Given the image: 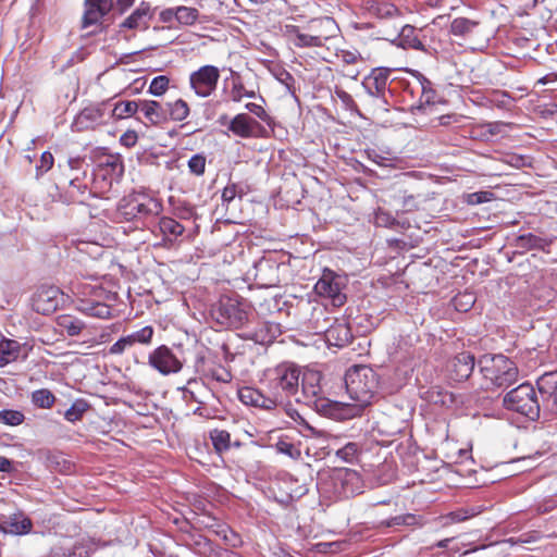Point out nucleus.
Instances as JSON below:
<instances>
[{
	"label": "nucleus",
	"instance_id": "f257e3e1",
	"mask_svg": "<svg viewBox=\"0 0 557 557\" xmlns=\"http://www.w3.org/2000/svg\"><path fill=\"white\" fill-rule=\"evenodd\" d=\"M265 376L268 388L278 405L292 398L306 405L317 404L322 399L321 374L318 371L301 374L299 366L283 361L268 369Z\"/></svg>",
	"mask_w": 557,
	"mask_h": 557
},
{
	"label": "nucleus",
	"instance_id": "f03ea898",
	"mask_svg": "<svg viewBox=\"0 0 557 557\" xmlns=\"http://www.w3.org/2000/svg\"><path fill=\"white\" fill-rule=\"evenodd\" d=\"M346 392L352 404L344 405V418L360 416L369 406L379 387V375L369 366H354L347 370L345 377Z\"/></svg>",
	"mask_w": 557,
	"mask_h": 557
},
{
	"label": "nucleus",
	"instance_id": "7ed1b4c3",
	"mask_svg": "<svg viewBox=\"0 0 557 557\" xmlns=\"http://www.w3.org/2000/svg\"><path fill=\"white\" fill-rule=\"evenodd\" d=\"M478 364L486 382L485 388H507L518 379L516 363L504 355H484Z\"/></svg>",
	"mask_w": 557,
	"mask_h": 557
},
{
	"label": "nucleus",
	"instance_id": "20e7f679",
	"mask_svg": "<svg viewBox=\"0 0 557 557\" xmlns=\"http://www.w3.org/2000/svg\"><path fill=\"white\" fill-rule=\"evenodd\" d=\"M111 181L107 178L102 170H99L92 180H88L87 170L73 175L64 191L65 200L69 203H84L90 196H102L111 187Z\"/></svg>",
	"mask_w": 557,
	"mask_h": 557
},
{
	"label": "nucleus",
	"instance_id": "39448f33",
	"mask_svg": "<svg viewBox=\"0 0 557 557\" xmlns=\"http://www.w3.org/2000/svg\"><path fill=\"white\" fill-rule=\"evenodd\" d=\"M250 313V305L238 296H222L211 310L216 324L233 329H239L248 322Z\"/></svg>",
	"mask_w": 557,
	"mask_h": 557
},
{
	"label": "nucleus",
	"instance_id": "423d86ee",
	"mask_svg": "<svg viewBox=\"0 0 557 557\" xmlns=\"http://www.w3.org/2000/svg\"><path fill=\"white\" fill-rule=\"evenodd\" d=\"M319 488L335 498H349L358 493L360 478L357 471L348 468H335L319 480Z\"/></svg>",
	"mask_w": 557,
	"mask_h": 557
},
{
	"label": "nucleus",
	"instance_id": "0eeeda50",
	"mask_svg": "<svg viewBox=\"0 0 557 557\" xmlns=\"http://www.w3.org/2000/svg\"><path fill=\"white\" fill-rule=\"evenodd\" d=\"M325 315V307L314 306L311 313L312 329L315 333H324L329 345L339 348L347 346L352 341V333L347 321L345 319H334L333 323L327 326L330 318Z\"/></svg>",
	"mask_w": 557,
	"mask_h": 557
},
{
	"label": "nucleus",
	"instance_id": "6e6552de",
	"mask_svg": "<svg viewBox=\"0 0 557 557\" xmlns=\"http://www.w3.org/2000/svg\"><path fill=\"white\" fill-rule=\"evenodd\" d=\"M503 405L507 410L520 413L531 420H535L540 416V403L534 387L529 383L520 384L508 392L504 396Z\"/></svg>",
	"mask_w": 557,
	"mask_h": 557
},
{
	"label": "nucleus",
	"instance_id": "1a4fd4ad",
	"mask_svg": "<svg viewBox=\"0 0 557 557\" xmlns=\"http://www.w3.org/2000/svg\"><path fill=\"white\" fill-rule=\"evenodd\" d=\"M161 203L147 195L135 194L124 197L119 205V214L125 220L146 218L158 214L161 211Z\"/></svg>",
	"mask_w": 557,
	"mask_h": 557
},
{
	"label": "nucleus",
	"instance_id": "9d476101",
	"mask_svg": "<svg viewBox=\"0 0 557 557\" xmlns=\"http://www.w3.org/2000/svg\"><path fill=\"white\" fill-rule=\"evenodd\" d=\"M220 70L214 65H202L189 74V87L197 97L209 98L218 88Z\"/></svg>",
	"mask_w": 557,
	"mask_h": 557
},
{
	"label": "nucleus",
	"instance_id": "9b49d317",
	"mask_svg": "<svg viewBox=\"0 0 557 557\" xmlns=\"http://www.w3.org/2000/svg\"><path fill=\"white\" fill-rule=\"evenodd\" d=\"M310 28H325L326 32L323 34H302L300 33L297 37L292 39V42L297 48L306 47H321L323 41L335 37L338 32V26L333 17L324 16L312 20L309 25Z\"/></svg>",
	"mask_w": 557,
	"mask_h": 557
},
{
	"label": "nucleus",
	"instance_id": "f8f14e48",
	"mask_svg": "<svg viewBox=\"0 0 557 557\" xmlns=\"http://www.w3.org/2000/svg\"><path fill=\"white\" fill-rule=\"evenodd\" d=\"M343 277L334 271L325 269L314 285V292L325 298L332 300V305L341 307L346 301V295L342 293Z\"/></svg>",
	"mask_w": 557,
	"mask_h": 557
},
{
	"label": "nucleus",
	"instance_id": "ddd939ff",
	"mask_svg": "<svg viewBox=\"0 0 557 557\" xmlns=\"http://www.w3.org/2000/svg\"><path fill=\"white\" fill-rule=\"evenodd\" d=\"M32 308L37 313L48 315L63 302V293L54 285H41L32 296Z\"/></svg>",
	"mask_w": 557,
	"mask_h": 557
},
{
	"label": "nucleus",
	"instance_id": "4468645a",
	"mask_svg": "<svg viewBox=\"0 0 557 557\" xmlns=\"http://www.w3.org/2000/svg\"><path fill=\"white\" fill-rule=\"evenodd\" d=\"M148 364L162 375L177 373L183 368L182 361L166 345H161L149 354Z\"/></svg>",
	"mask_w": 557,
	"mask_h": 557
},
{
	"label": "nucleus",
	"instance_id": "2eb2a0df",
	"mask_svg": "<svg viewBox=\"0 0 557 557\" xmlns=\"http://www.w3.org/2000/svg\"><path fill=\"white\" fill-rule=\"evenodd\" d=\"M392 71L387 67H376L364 78L362 85L371 97L382 100L387 104V96L392 95L388 79Z\"/></svg>",
	"mask_w": 557,
	"mask_h": 557
},
{
	"label": "nucleus",
	"instance_id": "dca6fc26",
	"mask_svg": "<svg viewBox=\"0 0 557 557\" xmlns=\"http://www.w3.org/2000/svg\"><path fill=\"white\" fill-rule=\"evenodd\" d=\"M228 131L240 138L267 137L268 131L246 113L236 114L228 123Z\"/></svg>",
	"mask_w": 557,
	"mask_h": 557
},
{
	"label": "nucleus",
	"instance_id": "f3484780",
	"mask_svg": "<svg viewBox=\"0 0 557 557\" xmlns=\"http://www.w3.org/2000/svg\"><path fill=\"white\" fill-rule=\"evenodd\" d=\"M474 367V356L469 351H462L448 361L447 373L450 380L463 382L471 376Z\"/></svg>",
	"mask_w": 557,
	"mask_h": 557
},
{
	"label": "nucleus",
	"instance_id": "a211bd4d",
	"mask_svg": "<svg viewBox=\"0 0 557 557\" xmlns=\"http://www.w3.org/2000/svg\"><path fill=\"white\" fill-rule=\"evenodd\" d=\"M108 101L90 104L84 108L75 117L73 126L76 131L94 128L103 123Z\"/></svg>",
	"mask_w": 557,
	"mask_h": 557
},
{
	"label": "nucleus",
	"instance_id": "6ab92c4d",
	"mask_svg": "<svg viewBox=\"0 0 557 557\" xmlns=\"http://www.w3.org/2000/svg\"><path fill=\"white\" fill-rule=\"evenodd\" d=\"M239 400L247 406H253L265 410H273L278 406L274 395H263L259 389L251 386H244L238 389Z\"/></svg>",
	"mask_w": 557,
	"mask_h": 557
},
{
	"label": "nucleus",
	"instance_id": "aec40b11",
	"mask_svg": "<svg viewBox=\"0 0 557 557\" xmlns=\"http://www.w3.org/2000/svg\"><path fill=\"white\" fill-rule=\"evenodd\" d=\"M84 4L85 12L82 24L84 28H87L101 23L113 8V0H85Z\"/></svg>",
	"mask_w": 557,
	"mask_h": 557
},
{
	"label": "nucleus",
	"instance_id": "412c9836",
	"mask_svg": "<svg viewBox=\"0 0 557 557\" xmlns=\"http://www.w3.org/2000/svg\"><path fill=\"white\" fill-rule=\"evenodd\" d=\"M32 520L23 512H16L0 518V532L13 535H23L30 532Z\"/></svg>",
	"mask_w": 557,
	"mask_h": 557
},
{
	"label": "nucleus",
	"instance_id": "4be33fe9",
	"mask_svg": "<svg viewBox=\"0 0 557 557\" xmlns=\"http://www.w3.org/2000/svg\"><path fill=\"white\" fill-rule=\"evenodd\" d=\"M282 334L281 325L274 322H262L255 330L248 331L245 338L259 345H270Z\"/></svg>",
	"mask_w": 557,
	"mask_h": 557
},
{
	"label": "nucleus",
	"instance_id": "5701e85b",
	"mask_svg": "<svg viewBox=\"0 0 557 557\" xmlns=\"http://www.w3.org/2000/svg\"><path fill=\"white\" fill-rule=\"evenodd\" d=\"M412 90H417L420 96L416 106H412V110L424 111L426 107L433 106L436 102L437 92L433 88V84L423 75L418 77V84Z\"/></svg>",
	"mask_w": 557,
	"mask_h": 557
},
{
	"label": "nucleus",
	"instance_id": "b1692460",
	"mask_svg": "<svg viewBox=\"0 0 557 557\" xmlns=\"http://www.w3.org/2000/svg\"><path fill=\"white\" fill-rule=\"evenodd\" d=\"M536 385L543 399L553 400L552 411L557 413V371L542 374Z\"/></svg>",
	"mask_w": 557,
	"mask_h": 557
},
{
	"label": "nucleus",
	"instance_id": "393cba45",
	"mask_svg": "<svg viewBox=\"0 0 557 557\" xmlns=\"http://www.w3.org/2000/svg\"><path fill=\"white\" fill-rule=\"evenodd\" d=\"M393 44L403 49H413L422 52L426 51L425 46L417 35L416 27L409 24L401 27L399 34L393 40Z\"/></svg>",
	"mask_w": 557,
	"mask_h": 557
},
{
	"label": "nucleus",
	"instance_id": "a878e982",
	"mask_svg": "<svg viewBox=\"0 0 557 557\" xmlns=\"http://www.w3.org/2000/svg\"><path fill=\"white\" fill-rule=\"evenodd\" d=\"M151 18L150 5L143 2L135 11L127 16L121 24V28L146 29Z\"/></svg>",
	"mask_w": 557,
	"mask_h": 557
},
{
	"label": "nucleus",
	"instance_id": "bb28decb",
	"mask_svg": "<svg viewBox=\"0 0 557 557\" xmlns=\"http://www.w3.org/2000/svg\"><path fill=\"white\" fill-rule=\"evenodd\" d=\"M399 201L403 212H413L421 209L422 205L426 202L428 197L417 193H409L408 190H399L398 195L394 196Z\"/></svg>",
	"mask_w": 557,
	"mask_h": 557
},
{
	"label": "nucleus",
	"instance_id": "cd10ccee",
	"mask_svg": "<svg viewBox=\"0 0 557 557\" xmlns=\"http://www.w3.org/2000/svg\"><path fill=\"white\" fill-rule=\"evenodd\" d=\"M149 123L157 125L166 119V112L161 103L154 100H143L139 102L138 109Z\"/></svg>",
	"mask_w": 557,
	"mask_h": 557
},
{
	"label": "nucleus",
	"instance_id": "c85d7f7f",
	"mask_svg": "<svg viewBox=\"0 0 557 557\" xmlns=\"http://www.w3.org/2000/svg\"><path fill=\"white\" fill-rule=\"evenodd\" d=\"M479 25L480 23L478 21L467 17H456L450 23L449 33L456 37H461L465 39L470 38Z\"/></svg>",
	"mask_w": 557,
	"mask_h": 557
},
{
	"label": "nucleus",
	"instance_id": "c756f323",
	"mask_svg": "<svg viewBox=\"0 0 557 557\" xmlns=\"http://www.w3.org/2000/svg\"><path fill=\"white\" fill-rule=\"evenodd\" d=\"M550 239L536 236L532 233L522 234L515 239V246L522 250H545L548 246H550Z\"/></svg>",
	"mask_w": 557,
	"mask_h": 557
},
{
	"label": "nucleus",
	"instance_id": "7c9ffc66",
	"mask_svg": "<svg viewBox=\"0 0 557 557\" xmlns=\"http://www.w3.org/2000/svg\"><path fill=\"white\" fill-rule=\"evenodd\" d=\"M369 12L382 20H393L401 16V11L387 1H372L369 5Z\"/></svg>",
	"mask_w": 557,
	"mask_h": 557
},
{
	"label": "nucleus",
	"instance_id": "2f4dec72",
	"mask_svg": "<svg viewBox=\"0 0 557 557\" xmlns=\"http://www.w3.org/2000/svg\"><path fill=\"white\" fill-rule=\"evenodd\" d=\"M159 230L165 240L173 243L183 235L185 227L173 218L162 216L159 221Z\"/></svg>",
	"mask_w": 557,
	"mask_h": 557
},
{
	"label": "nucleus",
	"instance_id": "473e14b6",
	"mask_svg": "<svg viewBox=\"0 0 557 557\" xmlns=\"http://www.w3.org/2000/svg\"><path fill=\"white\" fill-rule=\"evenodd\" d=\"M78 310L83 313L99 318V319H108L111 317L112 309L110 306L103 304V302H97V301H89V300H82Z\"/></svg>",
	"mask_w": 557,
	"mask_h": 557
},
{
	"label": "nucleus",
	"instance_id": "72a5a7b5",
	"mask_svg": "<svg viewBox=\"0 0 557 557\" xmlns=\"http://www.w3.org/2000/svg\"><path fill=\"white\" fill-rule=\"evenodd\" d=\"M58 326L69 336H77L85 329V323L71 314H61L57 318Z\"/></svg>",
	"mask_w": 557,
	"mask_h": 557
},
{
	"label": "nucleus",
	"instance_id": "f704fd0d",
	"mask_svg": "<svg viewBox=\"0 0 557 557\" xmlns=\"http://www.w3.org/2000/svg\"><path fill=\"white\" fill-rule=\"evenodd\" d=\"M20 354V344L16 341L3 338L0 341V367L15 361Z\"/></svg>",
	"mask_w": 557,
	"mask_h": 557
},
{
	"label": "nucleus",
	"instance_id": "c9c22d12",
	"mask_svg": "<svg viewBox=\"0 0 557 557\" xmlns=\"http://www.w3.org/2000/svg\"><path fill=\"white\" fill-rule=\"evenodd\" d=\"M166 107L169 116L174 122L185 121L190 113V108L188 103L182 98L176 99L173 102H168Z\"/></svg>",
	"mask_w": 557,
	"mask_h": 557
},
{
	"label": "nucleus",
	"instance_id": "e433bc0d",
	"mask_svg": "<svg viewBox=\"0 0 557 557\" xmlns=\"http://www.w3.org/2000/svg\"><path fill=\"white\" fill-rule=\"evenodd\" d=\"M32 404L40 409H50L53 407L57 398L48 388L36 389L30 395Z\"/></svg>",
	"mask_w": 557,
	"mask_h": 557
},
{
	"label": "nucleus",
	"instance_id": "4c0bfd02",
	"mask_svg": "<svg viewBox=\"0 0 557 557\" xmlns=\"http://www.w3.org/2000/svg\"><path fill=\"white\" fill-rule=\"evenodd\" d=\"M212 445L218 453H223L231 447V434L225 430L214 429L209 433Z\"/></svg>",
	"mask_w": 557,
	"mask_h": 557
},
{
	"label": "nucleus",
	"instance_id": "58836bf2",
	"mask_svg": "<svg viewBox=\"0 0 557 557\" xmlns=\"http://www.w3.org/2000/svg\"><path fill=\"white\" fill-rule=\"evenodd\" d=\"M176 22L181 25H194L198 17L199 11L196 8L180 5L176 7Z\"/></svg>",
	"mask_w": 557,
	"mask_h": 557
},
{
	"label": "nucleus",
	"instance_id": "ea45409f",
	"mask_svg": "<svg viewBox=\"0 0 557 557\" xmlns=\"http://www.w3.org/2000/svg\"><path fill=\"white\" fill-rule=\"evenodd\" d=\"M153 335L154 329L151 325H146L143 329L133 332L126 336L128 337L133 346L135 344L148 346L152 343Z\"/></svg>",
	"mask_w": 557,
	"mask_h": 557
},
{
	"label": "nucleus",
	"instance_id": "a19ab883",
	"mask_svg": "<svg viewBox=\"0 0 557 557\" xmlns=\"http://www.w3.org/2000/svg\"><path fill=\"white\" fill-rule=\"evenodd\" d=\"M139 109V102L136 101H119L114 104L112 115L116 119H124L134 115Z\"/></svg>",
	"mask_w": 557,
	"mask_h": 557
},
{
	"label": "nucleus",
	"instance_id": "79ce46f5",
	"mask_svg": "<svg viewBox=\"0 0 557 557\" xmlns=\"http://www.w3.org/2000/svg\"><path fill=\"white\" fill-rule=\"evenodd\" d=\"M89 409V405L84 399H77L72 406L64 412V418L69 422H76L82 420L84 413Z\"/></svg>",
	"mask_w": 557,
	"mask_h": 557
},
{
	"label": "nucleus",
	"instance_id": "37998d69",
	"mask_svg": "<svg viewBox=\"0 0 557 557\" xmlns=\"http://www.w3.org/2000/svg\"><path fill=\"white\" fill-rule=\"evenodd\" d=\"M271 72H272L273 76L282 85H284L286 87L288 92H290L292 95L295 94V91H296V86H295L296 81H295L294 76L288 71H286L282 66H275Z\"/></svg>",
	"mask_w": 557,
	"mask_h": 557
},
{
	"label": "nucleus",
	"instance_id": "c03bdc74",
	"mask_svg": "<svg viewBox=\"0 0 557 557\" xmlns=\"http://www.w3.org/2000/svg\"><path fill=\"white\" fill-rule=\"evenodd\" d=\"M230 96H231L232 101L240 102L244 97L255 98L256 91L247 90L242 81L235 79V81H233Z\"/></svg>",
	"mask_w": 557,
	"mask_h": 557
},
{
	"label": "nucleus",
	"instance_id": "a18cd8bd",
	"mask_svg": "<svg viewBox=\"0 0 557 557\" xmlns=\"http://www.w3.org/2000/svg\"><path fill=\"white\" fill-rule=\"evenodd\" d=\"M275 448L278 453L284 454L295 460L299 459L301 456L300 448L283 437L277 441Z\"/></svg>",
	"mask_w": 557,
	"mask_h": 557
},
{
	"label": "nucleus",
	"instance_id": "49530a36",
	"mask_svg": "<svg viewBox=\"0 0 557 557\" xmlns=\"http://www.w3.org/2000/svg\"><path fill=\"white\" fill-rule=\"evenodd\" d=\"M382 524H385L388 528L396 527V525L413 527V525L419 524V518L412 513H405V515L392 517L391 519L386 520L385 522H382Z\"/></svg>",
	"mask_w": 557,
	"mask_h": 557
},
{
	"label": "nucleus",
	"instance_id": "de8ad7c7",
	"mask_svg": "<svg viewBox=\"0 0 557 557\" xmlns=\"http://www.w3.org/2000/svg\"><path fill=\"white\" fill-rule=\"evenodd\" d=\"M25 416L20 410H1L0 411V422L7 425L16 426L24 422Z\"/></svg>",
	"mask_w": 557,
	"mask_h": 557
},
{
	"label": "nucleus",
	"instance_id": "09e8293b",
	"mask_svg": "<svg viewBox=\"0 0 557 557\" xmlns=\"http://www.w3.org/2000/svg\"><path fill=\"white\" fill-rule=\"evenodd\" d=\"M169 85H170V78L168 76H165V75L157 76L151 81V83L149 85L148 92L153 96H158V97L162 96L166 92Z\"/></svg>",
	"mask_w": 557,
	"mask_h": 557
},
{
	"label": "nucleus",
	"instance_id": "8fccbe9b",
	"mask_svg": "<svg viewBox=\"0 0 557 557\" xmlns=\"http://www.w3.org/2000/svg\"><path fill=\"white\" fill-rule=\"evenodd\" d=\"M207 159L203 154H194L187 162L188 170L196 176H201L206 171Z\"/></svg>",
	"mask_w": 557,
	"mask_h": 557
},
{
	"label": "nucleus",
	"instance_id": "3c124183",
	"mask_svg": "<svg viewBox=\"0 0 557 557\" xmlns=\"http://www.w3.org/2000/svg\"><path fill=\"white\" fill-rule=\"evenodd\" d=\"M244 195V190L243 188L235 184V183H231L228 185H226L222 191V200L224 203H230L231 201H233L237 196L239 198H242Z\"/></svg>",
	"mask_w": 557,
	"mask_h": 557
},
{
	"label": "nucleus",
	"instance_id": "603ef678",
	"mask_svg": "<svg viewBox=\"0 0 557 557\" xmlns=\"http://www.w3.org/2000/svg\"><path fill=\"white\" fill-rule=\"evenodd\" d=\"M54 158L50 151H45L39 160V164L36 166V175L37 177L44 175L48 171H50L53 166Z\"/></svg>",
	"mask_w": 557,
	"mask_h": 557
},
{
	"label": "nucleus",
	"instance_id": "864d4df0",
	"mask_svg": "<svg viewBox=\"0 0 557 557\" xmlns=\"http://www.w3.org/2000/svg\"><path fill=\"white\" fill-rule=\"evenodd\" d=\"M132 347H133V345H132L131 341L125 335V336H122L121 338H119L113 345H111L109 347V354L119 356V355L124 354L127 349H129Z\"/></svg>",
	"mask_w": 557,
	"mask_h": 557
},
{
	"label": "nucleus",
	"instance_id": "5fc2aeb1",
	"mask_svg": "<svg viewBox=\"0 0 557 557\" xmlns=\"http://www.w3.org/2000/svg\"><path fill=\"white\" fill-rule=\"evenodd\" d=\"M245 108L259 117L262 122L270 124L272 121V117L268 114V112L264 110V108L261 104L255 103V102H248Z\"/></svg>",
	"mask_w": 557,
	"mask_h": 557
},
{
	"label": "nucleus",
	"instance_id": "6e6d98bb",
	"mask_svg": "<svg viewBox=\"0 0 557 557\" xmlns=\"http://www.w3.org/2000/svg\"><path fill=\"white\" fill-rule=\"evenodd\" d=\"M337 59L347 65L356 64L361 61V55L357 51L341 50L336 54Z\"/></svg>",
	"mask_w": 557,
	"mask_h": 557
},
{
	"label": "nucleus",
	"instance_id": "4d7b16f0",
	"mask_svg": "<svg viewBox=\"0 0 557 557\" xmlns=\"http://www.w3.org/2000/svg\"><path fill=\"white\" fill-rule=\"evenodd\" d=\"M506 162L517 169L531 165L530 157L521 154H509L507 156Z\"/></svg>",
	"mask_w": 557,
	"mask_h": 557
},
{
	"label": "nucleus",
	"instance_id": "13d9d810",
	"mask_svg": "<svg viewBox=\"0 0 557 557\" xmlns=\"http://www.w3.org/2000/svg\"><path fill=\"white\" fill-rule=\"evenodd\" d=\"M91 548L83 543H76L70 547V557H89Z\"/></svg>",
	"mask_w": 557,
	"mask_h": 557
},
{
	"label": "nucleus",
	"instance_id": "bf43d9fd",
	"mask_svg": "<svg viewBox=\"0 0 557 557\" xmlns=\"http://www.w3.org/2000/svg\"><path fill=\"white\" fill-rule=\"evenodd\" d=\"M430 394L429 399L435 404L441 403L442 405H446L447 403L453 401V395L449 393H441L431 389L428 392Z\"/></svg>",
	"mask_w": 557,
	"mask_h": 557
},
{
	"label": "nucleus",
	"instance_id": "052dcab7",
	"mask_svg": "<svg viewBox=\"0 0 557 557\" xmlns=\"http://www.w3.org/2000/svg\"><path fill=\"white\" fill-rule=\"evenodd\" d=\"M211 376L213 380H215L218 382H222V383H228L232 381V377H233L232 373L223 367L212 370Z\"/></svg>",
	"mask_w": 557,
	"mask_h": 557
},
{
	"label": "nucleus",
	"instance_id": "680f3d73",
	"mask_svg": "<svg viewBox=\"0 0 557 557\" xmlns=\"http://www.w3.org/2000/svg\"><path fill=\"white\" fill-rule=\"evenodd\" d=\"M137 140L138 136L135 131H127L120 138V143L127 148L134 147Z\"/></svg>",
	"mask_w": 557,
	"mask_h": 557
},
{
	"label": "nucleus",
	"instance_id": "e2e57ef3",
	"mask_svg": "<svg viewBox=\"0 0 557 557\" xmlns=\"http://www.w3.org/2000/svg\"><path fill=\"white\" fill-rule=\"evenodd\" d=\"M335 94L348 109L352 110L356 108V102L350 94L338 88L335 90Z\"/></svg>",
	"mask_w": 557,
	"mask_h": 557
},
{
	"label": "nucleus",
	"instance_id": "0e129e2a",
	"mask_svg": "<svg viewBox=\"0 0 557 557\" xmlns=\"http://www.w3.org/2000/svg\"><path fill=\"white\" fill-rule=\"evenodd\" d=\"M176 8H168L160 12L159 20L162 23L172 24L174 21H176Z\"/></svg>",
	"mask_w": 557,
	"mask_h": 557
},
{
	"label": "nucleus",
	"instance_id": "69168bd1",
	"mask_svg": "<svg viewBox=\"0 0 557 557\" xmlns=\"http://www.w3.org/2000/svg\"><path fill=\"white\" fill-rule=\"evenodd\" d=\"M286 413L296 422H299L300 424H304L306 426V429H308L309 431H311L312 433H314V429L312 426H310L306 420L300 416V413L292 408V407H288L286 408Z\"/></svg>",
	"mask_w": 557,
	"mask_h": 557
},
{
	"label": "nucleus",
	"instance_id": "338daca9",
	"mask_svg": "<svg viewBox=\"0 0 557 557\" xmlns=\"http://www.w3.org/2000/svg\"><path fill=\"white\" fill-rule=\"evenodd\" d=\"M474 515H475L474 512H471L469 515L467 510H458V511L450 512L448 517L451 522H461Z\"/></svg>",
	"mask_w": 557,
	"mask_h": 557
},
{
	"label": "nucleus",
	"instance_id": "774afa93",
	"mask_svg": "<svg viewBox=\"0 0 557 557\" xmlns=\"http://www.w3.org/2000/svg\"><path fill=\"white\" fill-rule=\"evenodd\" d=\"M47 557H70V547H55Z\"/></svg>",
	"mask_w": 557,
	"mask_h": 557
}]
</instances>
